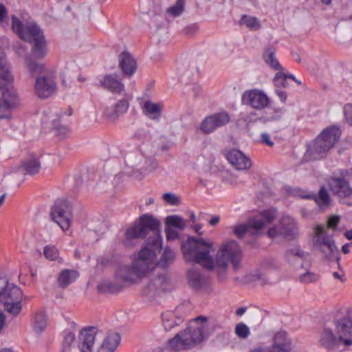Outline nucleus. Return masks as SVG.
<instances>
[{"mask_svg":"<svg viewBox=\"0 0 352 352\" xmlns=\"http://www.w3.org/2000/svg\"><path fill=\"white\" fill-rule=\"evenodd\" d=\"M241 100L243 104L249 105L258 110L264 109L269 103L267 96L258 89L245 91L242 95Z\"/></svg>","mask_w":352,"mask_h":352,"instance_id":"nucleus-19","label":"nucleus"},{"mask_svg":"<svg viewBox=\"0 0 352 352\" xmlns=\"http://www.w3.org/2000/svg\"><path fill=\"white\" fill-rule=\"evenodd\" d=\"M40 169L41 163L34 155H31L26 157L23 161L19 168L21 172L30 175H34L38 173Z\"/></svg>","mask_w":352,"mask_h":352,"instance_id":"nucleus-24","label":"nucleus"},{"mask_svg":"<svg viewBox=\"0 0 352 352\" xmlns=\"http://www.w3.org/2000/svg\"><path fill=\"white\" fill-rule=\"evenodd\" d=\"M234 333L238 338L245 340L250 336V331L245 324L240 322L236 325Z\"/></svg>","mask_w":352,"mask_h":352,"instance_id":"nucleus-44","label":"nucleus"},{"mask_svg":"<svg viewBox=\"0 0 352 352\" xmlns=\"http://www.w3.org/2000/svg\"><path fill=\"white\" fill-rule=\"evenodd\" d=\"M175 258V253L168 248L164 249L157 265L162 268H166L170 265Z\"/></svg>","mask_w":352,"mask_h":352,"instance_id":"nucleus-37","label":"nucleus"},{"mask_svg":"<svg viewBox=\"0 0 352 352\" xmlns=\"http://www.w3.org/2000/svg\"><path fill=\"white\" fill-rule=\"evenodd\" d=\"M6 317L3 313L0 310V332L3 330L5 326Z\"/></svg>","mask_w":352,"mask_h":352,"instance_id":"nucleus-64","label":"nucleus"},{"mask_svg":"<svg viewBox=\"0 0 352 352\" xmlns=\"http://www.w3.org/2000/svg\"><path fill=\"white\" fill-rule=\"evenodd\" d=\"M120 342V335L117 333H111L104 338L102 343L115 351Z\"/></svg>","mask_w":352,"mask_h":352,"instance_id":"nucleus-39","label":"nucleus"},{"mask_svg":"<svg viewBox=\"0 0 352 352\" xmlns=\"http://www.w3.org/2000/svg\"><path fill=\"white\" fill-rule=\"evenodd\" d=\"M275 91H276V94H277V96L279 97L280 100L283 102H285L286 101V99L287 97V93L284 91L279 89H276Z\"/></svg>","mask_w":352,"mask_h":352,"instance_id":"nucleus-59","label":"nucleus"},{"mask_svg":"<svg viewBox=\"0 0 352 352\" xmlns=\"http://www.w3.org/2000/svg\"><path fill=\"white\" fill-rule=\"evenodd\" d=\"M72 114V110L71 109H68L64 111H60L59 113V119H63L65 116H70Z\"/></svg>","mask_w":352,"mask_h":352,"instance_id":"nucleus-62","label":"nucleus"},{"mask_svg":"<svg viewBox=\"0 0 352 352\" xmlns=\"http://www.w3.org/2000/svg\"><path fill=\"white\" fill-rule=\"evenodd\" d=\"M313 246L325 258L329 260H338L337 257L338 250L335 241L333 237L327 234L326 228L321 225H317L314 228Z\"/></svg>","mask_w":352,"mask_h":352,"instance_id":"nucleus-9","label":"nucleus"},{"mask_svg":"<svg viewBox=\"0 0 352 352\" xmlns=\"http://www.w3.org/2000/svg\"><path fill=\"white\" fill-rule=\"evenodd\" d=\"M160 222L152 215L144 214L140 218V221L129 227L125 232L124 244L127 247L135 245L138 239L144 238L148 230L157 231Z\"/></svg>","mask_w":352,"mask_h":352,"instance_id":"nucleus-6","label":"nucleus"},{"mask_svg":"<svg viewBox=\"0 0 352 352\" xmlns=\"http://www.w3.org/2000/svg\"><path fill=\"white\" fill-rule=\"evenodd\" d=\"M276 50L272 46H268L263 52V59L265 62L272 69L276 70H283L278 59L276 57Z\"/></svg>","mask_w":352,"mask_h":352,"instance_id":"nucleus-30","label":"nucleus"},{"mask_svg":"<svg viewBox=\"0 0 352 352\" xmlns=\"http://www.w3.org/2000/svg\"><path fill=\"white\" fill-rule=\"evenodd\" d=\"M129 107V101L126 99H121L115 104L113 108H106L104 113L108 118L115 120L120 116L125 113Z\"/></svg>","mask_w":352,"mask_h":352,"instance_id":"nucleus-27","label":"nucleus"},{"mask_svg":"<svg viewBox=\"0 0 352 352\" xmlns=\"http://www.w3.org/2000/svg\"><path fill=\"white\" fill-rule=\"evenodd\" d=\"M274 83L276 89L287 87L288 86L287 74L280 70L274 78Z\"/></svg>","mask_w":352,"mask_h":352,"instance_id":"nucleus-43","label":"nucleus"},{"mask_svg":"<svg viewBox=\"0 0 352 352\" xmlns=\"http://www.w3.org/2000/svg\"><path fill=\"white\" fill-rule=\"evenodd\" d=\"M162 198L166 203L172 206H177L179 204V197L173 193H165L163 195Z\"/></svg>","mask_w":352,"mask_h":352,"instance_id":"nucleus-48","label":"nucleus"},{"mask_svg":"<svg viewBox=\"0 0 352 352\" xmlns=\"http://www.w3.org/2000/svg\"><path fill=\"white\" fill-rule=\"evenodd\" d=\"M119 65L122 72L129 76H132L136 70V62L127 52H123L119 56Z\"/></svg>","mask_w":352,"mask_h":352,"instance_id":"nucleus-26","label":"nucleus"},{"mask_svg":"<svg viewBox=\"0 0 352 352\" xmlns=\"http://www.w3.org/2000/svg\"><path fill=\"white\" fill-rule=\"evenodd\" d=\"M147 136V133L142 129L137 131L134 134V137L140 140H144Z\"/></svg>","mask_w":352,"mask_h":352,"instance_id":"nucleus-58","label":"nucleus"},{"mask_svg":"<svg viewBox=\"0 0 352 352\" xmlns=\"http://www.w3.org/2000/svg\"><path fill=\"white\" fill-rule=\"evenodd\" d=\"M258 142L270 147L274 144V142L271 140L270 134L267 132H263L261 134V138Z\"/></svg>","mask_w":352,"mask_h":352,"instance_id":"nucleus-51","label":"nucleus"},{"mask_svg":"<svg viewBox=\"0 0 352 352\" xmlns=\"http://www.w3.org/2000/svg\"><path fill=\"white\" fill-rule=\"evenodd\" d=\"M230 121V116L226 111L215 113L207 116L201 122L199 129L206 134H210L218 128L222 127Z\"/></svg>","mask_w":352,"mask_h":352,"instance_id":"nucleus-17","label":"nucleus"},{"mask_svg":"<svg viewBox=\"0 0 352 352\" xmlns=\"http://www.w3.org/2000/svg\"><path fill=\"white\" fill-rule=\"evenodd\" d=\"M166 226L173 228L183 230L186 226V222L183 218L177 215H170L166 218Z\"/></svg>","mask_w":352,"mask_h":352,"instance_id":"nucleus-38","label":"nucleus"},{"mask_svg":"<svg viewBox=\"0 0 352 352\" xmlns=\"http://www.w3.org/2000/svg\"><path fill=\"white\" fill-rule=\"evenodd\" d=\"M34 75H38L35 80L34 92L38 98H47L55 94L57 85L55 76L52 73L42 72Z\"/></svg>","mask_w":352,"mask_h":352,"instance_id":"nucleus-13","label":"nucleus"},{"mask_svg":"<svg viewBox=\"0 0 352 352\" xmlns=\"http://www.w3.org/2000/svg\"><path fill=\"white\" fill-rule=\"evenodd\" d=\"M276 215L277 210L275 208L263 210L258 215L250 218L248 224L236 226L233 233L238 238H242L249 232L254 234H258L267 224L276 219Z\"/></svg>","mask_w":352,"mask_h":352,"instance_id":"nucleus-7","label":"nucleus"},{"mask_svg":"<svg viewBox=\"0 0 352 352\" xmlns=\"http://www.w3.org/2000/svg\"><path fill=\"white\" fill-rule=\"evenodd\" d=\"M3 99L1 101L5 103L7 107L11 109L14 108L19 104V99L16 91L11 87L6 89L3 92Z\"/></svg>","mask_w":352,"mask_h":352,"instance_id":"nucleus-33","label":"nucleus"},{"mask_svg":"<svg viewBox=\"0 0 352 352\" xmlns=\"http://www.w3.org/2000/svg\"><path fill=\"white\" fill-rule=\"evenodd\" d=\"M197 30L198 25L197 24H191L184 29V32L186 35H191L196 32Z\"/></svg>","mask_w":352,"mask_h":352,"instance_id":"nucleus-55","label":"nucleus"},{"mask_svg":"<svg viewBox=\"0 0 352 352\" xmlns=\"http://www.w3.org/2000/svg\"><path fill=\"white\" fill-rule=\"evenodd\" d=\"M78 277V273L74 270H63L58 274L56 283L59 287L66 288Z\"/></svg>","mask_w":352,"mask_h":352,"instance_id":"nucleus-29","label":"nucleus"},{"mask_svg":"<svg viewBox=\"0 0 352 352\" xmlns=\"http://www.w3.org/2000/svg\"><path fill=\"white\" fill-rule=\"evenodd\" d=\"M51 217L63 231L69 230L73 218L72 205L65 200H58L52 208Z\"/></svg>","mask_w":352,"mask_h":352,"instance_id":"nucleus-11","label":"nucleus"},{"mask_svg":"<svg viewBox=\"0 0 352 352\" xmlns=\"http://www.w3.org/2000/svg\"><path fill=\"white\" fill-rule=\"evenodd\" d=\"M319 344L327 350L336 351L342 346V342L331 329L324 328L320 335Z\"/></svg>","mask_w":352,"mask_h":352,"instance_id":"nucleus-22","label":"nucleus"},{"mask_svg":"<svg viewBox=\"0 0 352 352\" xmlns=\"http://www.w3.org/2000/svg\"><path fill=\"white\" fill-rule=\"evenodd\" d=\"M352 170L342 169L339 176L329 178L328 184L332 193L340 199V201L348 206H352V200L344 199L352 195Z\"/></svg>","mask_w":352,"mask_h":352,"instance_id":"nucleus-8","label":"nucleus"},{"mask_svg":"<svg viewBox=\"0 0 352 352\" xmlns=\"http://www.w3.org/2000/svg\"><path fill=\"white\" fill-rule=\"evenodd\" d=\"M12 30L23 40L31 44V54L24 59V65L30 74L44 72L43 64L36 60L44 59L47 54V42L40 28L34 23H29L24 25L15 16H12Z\"/></svg>","mask_w":352,"mask_h":352,"instance_id":"nucleus-2","label":"nucleus"},{"mask_svg":"<svg viewBox=\"0 0 352 352\" xmlns=\"http://www.w3.org/2000/svg\"><path fill=\"white\" fill-rule=\"evenodd\" d=\"M181 249L185 261L201 264L208 270L216 267L225 269L228 262L236 268L241 260V248L232 240L226 241L221 245L215 260L211 255L214 252L212 243L201 238L188 237L182 242Z\"/></svg>","mask_w":352,"mask_h":352,"instance_id":"nucleus-1","label":"nucleus"},{"mask_svg":"<svg viewBox=\"0 0 352 352\" xmlns=\"http://www.w3.org/2000/svg\"><path fill=\"white\" fill-rule=\"evenodd\" d=\"M15 52L20 56H26V48L21 43H17L14 45Z\"/></svg>","mask_w":352,"mask_h":352,"instance_id":"nucleus-54","label":"nucleus"},{"mask_svg":"<svg viewBox=\"0 0 352 352\" xmlns=\"http://www.w3.org/2000/svg\"><path fill=\"white\" fill-rule=\"evenodd\" d=\"M340 129L337 126L327 127L309 145L304 155L305 161L317 160L323 157L340 139Z\"/></svg>","mask_w":352,"mask_h":352,"instance_id":"nucleus-5","label":"nucleus"},{"mask_svg":"<svg viewBox=\"0 0 352 352\" xmlns=\"http://www.w3.org/2000/svg\"><path fill=\"white\" fill-rule=\"evenodd\" d=\"M13 80L9 66L6 60L0 58V89L3 88Z\"/></svg>","mask_w":352,"mask_h":352,"instance_id":"nucleus-31","label":"nucleus"},{"mask_svg":"<svg viewBox=\"0 0 352 352\" xmlns=\"http://www.w3.org/2000/svg\"><path fill=\"white\" fill-rule=\"evenodd\" d=\"M131 167L135 170L133 175L135 177L141 179L148 173L153 171L157 167L155 160L146 158L141 154H138L129 160Z\"/></svg>","mask_w":352,"mask_h":352,"instance_id":"nucleus-15","label":"nucleus"},{"mask_svg":"<svg viewBox=\"0 0 352 352\" xmlns=\"http://www.w3.org/2000/svg\"><path fill=\"white\" fill-rule=\"evenodd\" d=\"M97 333V329L94 327L80 331L78 341V347L80 352H94V344Z\"/></svg>","mask_w":352,"mask_h":352,"instance_id":"nucleus-21","label":"nucleus"},{"mask_svg":"<svg viewBox=\"0 0 352 352\" xmlns=\"http://www.w3.org/2000/svg\"><path fill=\"white\" fill-rule=\"evenodd\" d=\"M61 352H70L71 345L75 340V333L66 330L64 331Z\"/></svg>","mask_w":352,"mask_h":352,"instance_id":"nucleus-41","label":"nucleus"},{"mask_svg":"<svg viewBox=\"0 0 352 352\" xmlns=\"http://www.w3.org/2000/svg\"><path fill=\"white\" fill-rule=\"evenodd\" d=\"M98 289L101 292H115L118 290V288L109 281H104L98 285Z\"/></svg>","mask_w":352,"mask_h":352,"instance_id":"nucleus-47","label":"nucleus"},{"mask_svg":"<svg viewBox=\"0 0 352 352\" xmlns=\"http://www.w3.org/2000/svg\"><path fill=\"white\" fill-rule=\"evenodd\" d=\"M208 319L199 316L189 322L188 327L169 340V346L175 351L191 349L208 338Z\"/></svg>","mask_w":352,"mask_h":352,"instance_id":"nucleus-4","label":"nucleus"},{"mask_svg":"<svg viewBox=\"0 0 352 352\" xmlns=\"http://www.w3.org/2000/svg\"><path fill=\"white\" fill-rule=\"evenodd\" d=\"M191 74H192L190 71L186 70L185 73L179 76V80L181 81L182 83L188 84Z\"/></svg>","mask_w":352,"mask_h":352,"instance_id":"nucleus-57","label":"nucleus"},{"mask_svg":"<svg viewBox=\"0 0 352 352\" xmlns=\"http://www.w3.org/2000/svg\"><path fill=\"white\" fill-rule=\"evenodd\" d=\"M291 339L287 333L280 330L277 331L273 337V344L271 347L256 348L251 352H289L291 349Z\"/></svg>","mask_w":352,"mask_h":352,"instance_id":"nucleus-18","label":"nucleus"},{"mask_svg":"<svg viewBox=\"0 0 352 352\" xmlns=\"http://www.w3.org/2000/svg\"><path fill=\"white\" fill-rule=\"evenodd\" d=\"M21 290L12 283L9 284L0 296V301L3 303L5 309L14 316L18 315L21 310Z\"/></svg>","mask_w":352,"mask_h":352,"instance_id":"nucleus-12","label":"nucleus"},{"mask_svg":"<svg viewBox=\"0 0 352 352\" xmlns=\"http://www.w3.org/2000/svg\"><path fill=\"white\" fill-rule=\"evenodd\" d=\"M318 279V276L316 274L307 270L305 272L299 274V280L304 283H310L315 282Z\"/></svg>","mask_w":352,"mask_h":352,"instance_id":"nucleus-46","label":"nucleus"},{"mask_svg":"<svg viewBox=\"0 0 352 352\" xmlns=\"http://www.w3.org/2000/svg\"><path fill=\"white\" fill-rule=\"evenodd\" d=\"M220 217L218 215H215L212 217V218L208 221V223L210 226H214L219 223Z\"/></svg>","mask_w":352,"mask_h":352,"instance_id":"nucleus-61","label":"nucleus"},{"mask_svg":"<svg viewBox=\"0 0 352 352\" xmlns=\"http://www.w3.org/2000/svg\"><path fill=\"white\" fill-rule=\"evenodd\" d=\"M267 234L273 240L293 239L298 234L296 222L290 216H283L278 224L268 230Z\"/></svg>","mask_w":352,"mask_h":352,"instance_id":"nucleus-10","label":"nucleus"},{"mask_svg":"<svg viewBox=\"0 0 352 352\" xmlns=\"http://www.w3.org/2000/svg\"><path fill=\"white\" fill-rule=\"evenodd\" d=\"M10 109L11 108L10 107H7V105L0 100V119L8 118L10 116Z\"/></svg>","mask_w":352,"mask_h":352,"instance_id":"nucleus-52","label":"nucleus"},{"mask_svg":"<svg viewBox=\"0 0 352 352\" xmlns=\"http://www.w3.org/2000/svg\"><path fill=\"white\" fill-rule=\"evenodd\" d=\"M143 113L152 120L158 119L162 113V107L159 104L152 102L151 100L142 101L140 103Z\"/></svg>","mask_w":352,"mask_h":352,"instance_id":"nucleus-28","label":"nucleus"},{"mask_svg":"<svg viewBox=\"0 0 352 352\" xmlns=\"http://www.w3.org/2000/svg\"><path fill=\"white\" fill-rule=\"evenodd\" d=\"M226 157L229 163L236 170H247L250 169L252 166L250 159L239 150L232 149L228 151Z\"/></svg>","mask_w":352,"mask_h":352,"instance_id":"nucleus-20","label":"nucleus"},{"mask_svg":"<svg viewBox=\"0 0 352 352\" xmlns=\"http://www.w3.org/2000/svg\"><path fill=\"white\" fill-rule=\"evenodd\" d=\"M344 112L347 122L352 125V104H346L344 107Z\"/></svg>","mask_w":352,"mask_h":352,"instance_id":"nucleus-53","label":"nucleus"},{"mask_svg":"<svg viewBox=\"0 0 352 352\" xmlns=\"http://www.w3.org/2000/svg\"><path fill=\"white\" fill-rule=\"evenodd\" d=\"M98 86L113 93L120 94L124 91V85L114 74L105 75L98 80Z\"/></svg>","mask_w":352,"mask_h":352,"instance_id":"nucleus-23","label":"nucleus"},{"mask_svg":"<svg viewBox=\"0 0 352 352\" xmlns=\"http://www.w3.org/2000/svg\"><path fill=\"white\" fill-rule=\"evenodd\" d=\"M170 282L166 274L154 276L149 279L143 289V294L148 297H154L162 292L169 290Z\"/></svg>","mask_w":352,"mask_h":352,"instance_id":"nucleus-16","label":"nucleus"},{"mask_svg":"<svg viewBox=\"0 0 352 352\" xmlns=\"http://www.w3.org/2000/svg\"><path fill=\"white\" fill-rule=\"evenodd\" d=\"M43 255L45 258L51 261L61 263L63 260L59 256V251L54 245H47L43 248Z\"/></svg>","mask_w":352,"mask_h":352,"instance_id":"nucleus-36","label":"nucleus"},{"mask_svg":"<svg viewBox=\"0 0 352 352\" xmlns=\"http://www.w3.org/2000/svg\"><path fill=\"white\" fill-rule=\"evenodd\" d=\"M286 256L290 263H300L303 265L302 261L306 260L309 257V254L302 251L300 248L295 247L287 252Z\"/></svg>","mask_w":352,"mask_h":352,"instance_id":"nucleus-32","label":"nucleus"},{"mask_svg":"<svg viewBox=\"0 0 352 352\" xmlns=\"http://www.w3.org/2000/svg\"><path fill=\"white\" fill-rule=\"evenodd\" d=\"M335 331L344 347L352 345V316L337 317L334 320Z\"/></svg>","mask_w":352,"mask_h":352,"instance_id":"nucleus-14","label":"nucleus"},{"mask_svg":"<svg viewBox=\"0 0 352 352\" xmlns=\"http://www.w3.org/2000/svg\"><path fill=\"white\" fill-rule=\"evenodd\" d=\"M161 249L162 239L158 235L148 239L141 250L131 256V265L118 267L116 272V280L124 284L134 283L140 280L153 267L157 251Z\"/></svg>","mask_w":352,"mask_h":352,"instance_id":"nucleus-3","label":"nucleus"},{"mask_svg":"<svg viewBox=\"0 0 352 352\" xmlns=\"http://www.w3.org/2000/svg\"><path fill=\"white\" fill-rule=\"evenodd\" d=\"M184 5L185 0H177L176 3L168 9L167 12L173 17L179 16L184 11Z\"/></svg>","mask_w":352,"mask_h":352,"instance_id":"nucleus-42","label":"nucleus"},{"mask_svg":"<svg viewBox=\"0 0 352 352\" xmlns=\"http://www.w3.org/2000/svg\"><path fill=\"white\" fill-rule=\"evenodd\" d=\"M303 197L306 199L314 198L316 204L322 208L327 207L330 204V196L327 190L324 187H321L317 196L305 195Z\"/></svg>","mask_w":352,"mask_h":352,"instance_id":"nucleus-34","label":"nucleus"},{"mask_svg":"<svg viewBox=\"0 0 352 352\" xmlns=\"http://www.w3.org/2000/svg\"><path fill=\"white\" fill-rule=\"evenodd\" d=\"M240 25H245L250 30H257L261 28L258 20L251 16L243 15L239 22Z\"/></svg>","mask_w":352,"mask_h":352,"instance_id":"nucleus-40","label":"nucleus"},{"mask_svg":"<svg viewBox=\"0 0 352 352\" xmlns=\"http://www.w3.org/2000/svg\"><path fill=\"white\" fill-rule=\"evenodd\" d=\"M97 352H114V351L110 348H108L107 346L102 343Z\"/></svg>","mask_w":352,"mask_h":352,"instance_id":"nucleus-63","label":"nucleus"},{"mask_svg":"<svg viewBox=\"0 0 352 352\" xmlns=\"http://www.w3.org/2000/svg\"><path fill=\"white\" fill-rule=\"evenodd\" d=\"M54 127L56 129L57 133L62 138L69 133V129L65 125L59 124V121L54 120L52 122Z\"/></svg>","mask_w":352,"mask_h":352,"instance_id":"nucleus-49","label":"nucleus"},{"mask_svg":"<svg viewBox=\"0 0 352 352\" xmlns=\"http://www.w3.org/2000/svg\"><path fill=\"white\" fill-rule=\"evenodd\" d=\"M188 285L196 290L204 288L207 285V278L201 274L199 270L191 269L187 273Z\"/></svg>","mask_w":352,"mask_h":352,"instance_id":"nucleus-25","label":"nucleus"},{"mask_svg":"<svg viewBox=\"0 0 352 352\" xmlns=\"http://www.w3.org/2000/svg\"><path fill=\"white\" fill-rule=\"evenodd\" d=\"M7 16V10L6 6L3 4H0V22L3 21L4 18Z\"/></svg>","mask_w":352,"mask_h":352,"instance_id":"nucleus-60","label":"nucleus"},{"mask_svg":"<svg viewBox=\"0 0 352 352\" xmlns=\"http://www.w3.org/2000/svg\"><path fill=\"white\" fill-rule=\"evenodd\" d=\"M165 232L168 241H173L179 236L178 232L175 228L168 226H166Z\"/></svg>","mask_w":352,"mask_h":352,"instance_id":"nucleus-50","label":"nucleus"},{"mask_svg":"<svg viewBox=\"0 0 352 352\" xmlns=\"http://www.w3.org/2000/svg\"><path fill=\"white\" fill-rule=\"evenodd\" d=\"M162 318L163 325L166 331L170 330L176 324L172 313L163 314Z\"/></svg>","mask_w":352,"mask_h":352,"instance_id":"nucleus-45","label":"nucleus"},{"mask_svg":"<svg viewBox=\"0 0 352 352\" xmlns=\"http://www.w3.org/2000/svg\"><path fill=\"white\" fill-rule=\"evenodd\" d=\"M32 327L34 331L37 333H40L45 329L47 317L44 312L39 311L35 314L32 320Z\"/></svg>","mask_w":352,"mask_h":352,"instance_id":"nucleus-35","label":"nucleus"},{"mask_svg":"<svg viewBox=\"0 0 352 352\" xmlns=\"http://www.w3.org/2000/svg\"><path fill=\"white\" fill-rule=\"evenodd\" d=\"M340 221V217L338 216H333L329 218L327 223L328 228H335Z\"/></svg>","mask_w":352,"mask_h":352,"instance_id":"nucleus-56","label":"nucleus"}]
</instances>
